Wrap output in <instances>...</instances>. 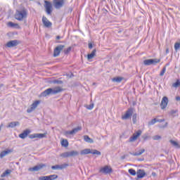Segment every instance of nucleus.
<instances>
[{
	"mask_svg": "<svg viewBox=\"0 0 180 180\" xmlns=\"http://www.w3.org/2000/svg\"><path fill=\"white\" fill-rule=\"evenodd\" d=\"M63 88L60 86L49 88L41 93V96L46 97L49 96V95H57V94H60V92H63Z\"/></svg>",
	"mask_w": 180,
	"mask_h": 180,
	"instance_id": "nucleus-1",
	"label": "nucleus"
},
{
	"mask_svg": "<svg viewBox=\"0 0 180 180\" xmlns=\"http://www.w3.org/2000/svg\"><path fill=\"white\" fill-rule=\"evenodd\" d=\"M26 16H27V10H26L25 8L20 11H17V13L15 15V18L17 20H23V19H25V18H26Z\"/></svg>",
	"mask_w": 180,
	"mask_h": 180,
	"instance_id": "nucleus-2",
	"label": "nucleus"
},
{
	"mask_svg": "<svg viewBox=\"0 0 180 180\" xmlns=\"http://www.w3.org/2000/svg\"><path fill=\"white\" fill-rule=\"evenodd\" d=\"M134 109L133 108H129L126 112L125 114L122 116V120H129L133 116V112Z\"/></svg>",
	"mask_w": 180,
	"mask_h": 180,
	"instance_id": "nucleus-3",
	"label": "nucleus"
},
{
	"mask_svg": "<svg viewBox=\"0 0 180 180\" xmlns=\"http://www.w3.org/2000/svg\"><path fill=\"white\" fill-rule=\"evenodd\" d=\"M44 8L47 15H51V12H53V5L50 1L47 0L44 1Z\"/></svg>",
	"mask_w": 180,
	"mask_h": 180,
	"instance_id": "nucleus-4",
	"label": "nucleus"
},
{
	"mask_svg": "<svg viewBox=\"0 0 180 180\" xmlns=\"http://www.w3.org/2000/svg\"><path fill=\"white\" fill-rule=\"evenodd\" d=\"M161 61L160 59L154 58V59H146L143 60L144 65H155V64H158Z\"/></svg>",
	"mask_w": 180,
	"mask_h": 180,
	"instance_id": "nucleus-5",
	"label": "nucleus"
},
{
	"mask_svg": "<svg viewBox=\"0 0 180 180\" xmlns=\"http://www.w3.org/2000/svg\"><path fill=\"white\" fill-rule=\"evenodd\" d=\"M65 4V0H53V6L56 9H61Z\"/></svg>",
	"mask_w": 180,
	"mask_h": 180,
	"instance_id": "nucleus-6",
	"label": "nucleus"
},
{
	"mask_svg": "<svg viewBox=\"0 0 180 180\" xmlns=\"http://www.w3.org/2000/svg\"><path fill=\"white\" fill-rule=\"evenodd\" d=\"M64 47H65L64 45H58L56 46L53 51V57H58L60 53L64 49Z\"/></svg>",
	"mask_w": 180,
	"mask_h": 180,
	"instance_id": "nucleus-7",
	"label": "nucleus"
},
{
	"mask_svg": "<svg viewBox=\"0 0 180 180\" xmlns=\"http://www.w3.org/2000/svg\"><path fill=\"white\" fill-rule=\"evenodd\" d=\"M142 133L141 130H138L137 132H135L133 136L129 138V142L132 143L133 141H136V140L141 136Z\"/></svg>",
	"mask_w": 180,
	"mask_h": 180,
	"instance_id": "nucleus-8",
	"label": "nucleus"
},
{
	"mask_svg": "<svg viewBox=\"0 0 180 180\" xmlns=\"http://www.w3.org/2000/svg\"><path fill=\"white\" fill-rule=\"evenodd\" d=\"M47 133L44 134H32L29 135V139H45Z\"/></svg>",
	"mask_w": 180,
	"mask_h": 180,
	"instance_id": "nucleus-9",
	"label": "nucleus"
},
{
	"mask_svg": "<svg viewBox=\"0 0 180 180\" xmlns=\"http://www.w3.org/2000/svg\"><path fill=\"white\" fill-rule=\"evenodd\" d=\"M44 167H46L45 164H39L34 167H30L28 171H30L31 172L40 171V169H42Z\"/></svg>",
	"mask_w": 180,
	"mask_h": 180,
	"instance_id": "nucleus-10",
	"label": "nucleus"
},
{
	"mask_svg": "<svg viewBox=\"0 0 180 180\" xmlns=\"http://www.w3.org/2000/svg\"><path fill=\"white\" fill-rule=\"evenodd\" d=\"M99 172L101 174H104L105 175H108V174H110L112 172V168L109 166H105L100 169Z\"/></svg>",
	"mask_w": 180,
	"mask_h": 180,
	"instance_id": "nucleus-11",
	"label": "nucleus"
},
{
	"mask_svg": "<svg viewBox=\"0 0 180 180\" xmlns=\"http://www.w3.org/2000/svg\"><path fill=\"white\" fill-rule=\"evenodd\" d=\"M58 178L57 174H51L49 176H43L39 177V180H56Z\"/></svg>",
	"mask_w": 180,
	"mask_h": 180,
	"instance_id": "nucleus-12",
	"label": "nucleus"
},
{
	"mask_svg": "<svg viewBox=\"0 0 180 180\" xmlns=\"http://www.w3.org/2000/svg\"><path fill=\"white\" fill-rule=\"evenodd\" d=\"M82 130V127H77L76 128H74L72 131H66L65 132V134L68 135H74V134H77V133H78V131Z\"/></svg>",
	"mask_w": 180,
	"mask_h": 180,
	"instance_id": "nucleus-13",
	"label": "nucleus"
},
{
	"mask_svg": "<svg viewBox=\"0 0 180 180\" xmlns=\"http://www.w3.org/2000/svg\"><path fill=\"white\" fill-rule=\"evenodd\" d=\"M39 104H40L39 101H37L34 102L31 105V107L27 110V113H32V112H33V110H34V109H36V108H37V106H39Z\"/></svg>",
	"mask_w": 180,
	"mask_h": 180,
	"instance_id": "nucleus-14",
	"label": "nucleus"
},
{
	"mask_svg": "<svg viewBox=\"0 0 180 180\" xmlns=\"http://www.w3.org/2000/svg\"><path fill=\"white\" fill-rule=\"evenodd\" d=\"M146 174L144 169H139L136 172V178L137 179H141L146 176Z\"/></svg>",
	"mask_w": 180,
	"mask_h": 180,
	"instance_id": "nucleus-15",
	"label": "nucleus"
},
{
	"mask_svg": "<svg viewBox=\"0 0 180 180\" xmlns=\"http://www.w3.org/2000/svg\"><path fill=\"white\" fill-rule=\"evenodd\" d=\"M167 105H168V97L164 96L162 98V101L160 103L161 109H165V108H167Z\"/></svg>",
	"mask_w": 180,
	"mask_h": 180,
	"instance_id": "nucleus-16",
	"label": "nucleus"
},
{
	"mask_svg": "<svg viewBox=\"0 0 180 180\" xmlns=\"http://www.w3.org/2000/svg\"><path fill=\"white\" fill-rule=\"evenodd\" d=\"M32 133V130L30 129H25L23 131L22 133L19 134V137L20 139H26V137H27V136H29V134H30Z\"/></svg>",
	"mask_w": 180,
	"mask_h": 180,
	"instance_id": "nucleus-17",
	"label": "nucleus"
},
{
	"mask_svg": "<svg viewBox=\"0 0 180 180\" xmlns=\"http://www.w3.org/2000/svg\"><path fill=\"white\" fill-rule=\"evenodd\" d=\"M42 23L45 27H51V26H53V23H51V22H50L47 18L44 16L42 17Z\"/></svg>",
	"mask_w": 180,
	"mask_h": 180,
	"instance_id": "nucleus-18",
	"label": "nucleus"
},
{
	"mask_svg": "<svg viewBox=\"0 0 180 180\" xmlns=\"http://www.w3.org/2000/svg\"><path fill=\"white\" fill-rule=\"evenodd\" d=\"M67 167H68V164L56 165L55 166H51V169H53V170L64 169V168H67Z\"/></svg>",
	"mask_w": 180,
	"mask_h": 180,
	"instance_id": "nucleus-19",
	"label": "nucleus"
},
{
	"mask_svg": "<svg viewBox=\"0 0 180 180\" xmlns=\"http://www.w3.org/2000/svg\"><path fill=\"white\" fill-rule=\"evenodd\" d=\"M19 44V41L18 40L10 41L6 44V47H16Z\"/></svg>",
	"mask_w": 180,
	"mask_h": 180,
	"instance_id": "nucleus-20",
	"label": "nucleus"
},
{
	"mask_svg": "<svg viewBox=\"0 0 180 180\" xmlns=\"http://www.w3.org/2000/svg\"><path fill=\"white\" fill-rule=\"evenodd\" d=\"M11 153H12V150L11 149L2 151L0 153V158H4V157H6V155H8V154H11Z\"/></svg>",
	"mask_w": 180,
	"mask_h": 180,
	"instance_id": "nucleus-21",
	"label": "nucleus"
},
{
	"mask_svg": "<svg viewBox=\"0 0 180 180\" xmlns=\"http://www.w3.org/2000/svg\"><path fill=\"white\" fill-rule=\"evenodd\" d=\"M20 123L18 121L16 122H11L8 124L7 127H10L11 129H13L14 127H16V126H20Z\"/></svg>",
	"mask_w": 180,
	"mask_h": 180,
	"instance_id": "nucleus-22",
	"label": "nucleus"
},
{
	"mask_svg": "<svg viewBox=\"0 0 180 180\" xmlns=\"http://www.w3.org/2000/svg\"><path fill=\"white\" fill-rule=\"evenodd\" d=\"M91 153H92V150L89 148H86L84 150H82L80 152L81 155H86L88 154H91Z\"/></svg>",
	"mask_w": 180,
	"mask_h": 180,
	"instance_id": "nucleus-23",
	"label": "nucleus"
},
{
	"mask_svg": "<svg viewBox=\"0 0 180 180\" xmlns=\"http://www.w3.org/2000/svg\"><path fill=\"white\" fill-rule=\"evenodd\" d=\"M95 54H96V49H94L91 53L87 55V60H92L95 57Z\"/></svg>",
	"mask_w": 180,
	"mask_h": 180,
	"instance_id": "nucleus-24",
	"label": "nucleus"
},
{
	"mask_svg": "<svg viewBox=\"0 0 180 180\" xmlns=\"http://www.w3.org/2000/svg\"><path fill=\"white\" fill-rule=\"evenodd\" d=\"M60 157H63V158H68L70 156V151L64 152L60 155Z\"/></svg>",
	"mask_w": 180,
	"mask_h": 180,
	"instance_id": "nucleus-25",
	"label": "nucleus"
},
{
	"mask_svg": "<svg viewBox=\"0 0 180 180\" xmlns=\"http://www.w3.org/2000/svg\"><path fill=\"white\" fill-rule=\"evenodd\" d=\"M84 140L86 143H94V139L89 138V136L88 135H86V136H84Z\"/></svg>",
	"mask_w": 180,
	"mask_h": 180,
	"instance_id": "nucleus-26",
	"label": "nucleus"
},
{
	"mask_svg": "<svg viewBox=\"0 0 180 180\" xmlns=\"http://www.w3.org/2000/svg\"><path fill=\"white\" fill-rule=\"evenodd\" d=\"M123 81V77H114L112 79V82H122Z\"/></svg>",
	"mask_w": 180,
	"mask_h": 180,
	"instance_id": "nucleus-27",
	"label": "nucleus"
},
{
	"mask_svg": "<svg viewBox=\"0 0 180 180\" xmlns=\"http://www.w3.org/2000/svg\"><path fill=\"white\" fill-rule=\"evenodd\" d=\"M70 157H77V155H79V152L77 150H72L70 151Z\"/></svg>",
	"mask_w": 180,
	"mask_h": 180,
	"instance_id": "nucleus-28",
	"label": "nucleus"
},
{
	"mask_svg": "<svg viewBox=\"0 0 180 180\" xmlns=\"http://www.w3.org/2000/svg\"><path fill=\"white\" fill-rule=\"evenodd\" d=\"M169 143H171L174 146V147H176V148H179V143H178V142L174 140H170Z\"/></svg>",
	"mask_w": 180,
	"mask_h": 180,
	"instance_id": "nucleus-29",
	"label": "nucleus"
},
{
	"mask_svg": "<svg viewBox=\"0 0 180 180\" xmlns=\"http://www.w3.org/2000/svg\"><path fill=\"white\" fill-rule=\"evenodd\" d=\"M11 172H12V171H11L10 169H6L1 175V178H4L5 176H6L7 175H9V174H11Z\"/></svg>",
	"mask_w": 180,
	"mask_h": 180,
	"instance_id": "nucleus-30",
	"label": "nucleus"
},
{
	"mask_svg": "<svg viewBox=\"0 0 180 180\" xmlns=\"http://www.w3.org/2000/svg\"><path fill=\"white\" fill-rule=\"evenodd\" d=\"M146 152L145 149H141L138 152H136L135 154H134V156H139V155H141V154H143V153Z\"/></svg>",
	"mask_w": 180,
	"mask_h": 180,
	"instance_id": "nucleus-31",
	"label": "nucleus"
},
{
	"mask_svg": "<svg viewBox=\"0 0 180 180\" xmlns=\"http://www.w3.org/2000/svg\"><path fill=\"white\" fill-rule=\"evenodd\" d=\"M91 154H93L94 155H101L102 153L98 150H93Z\"/></svg>",
	"mask_w": 180,
	"mask_h": 180,
	"instance_id": "nucleus-32",
	"label": "nucleus"
},
{
	"mask_svg": "<svg viewBox=\"0 0 180 180\" xmlns=\"http://www.w3.org/2000/svg\"><path fill=\"white\" fill-rule=\"evenodd\" d=\"M128 172L130 174V175H132V176H135V175L137 174L136 170L134 169H129Z\"/></svg>",
	"mask_w": 180,
	"mask_h": 180,
	"instance_id": "nucleus-33",
	"label": "nucleus"
},
{
	"mask_svg": "<svg viewBox=\"0 0 180 180\" xmlns=\"http://www.w3.org/2000/svg\"><path fill=\"white\" fill-rule=\"evenodd\" d=\"M132 122L134 124H136L137 123V114H134L132 116Z\"/></svg>",
	"mask_w": 180,
	"mask_h": 180,
	"instance_id": "nucleus-34",
	"label": "nucleus"
},
{
	"mask_svg": "<svg viewBox=\"0 0 180 180\" xmlns=\"http://www.w3.org/2000/svg\"><path fill=\"white\" fill-rule=\"evenodd\" d=\"M157 119L154 118L150 122H148V126H153V124H155V123H157Z\"/></svg>",
	"mask_w": 180,
	"mask_h": 180,
	"instance_id": "nucleus-35",
	"label": "nucleus"
},
{
	"mask_svg": "<svg viewBox=\"0 0 180 180\" xmlns=\"http://www.w3.org/2000/svg\"><path fill=\"white\" fill-rule=\"evenodd\" d=\"M61 145L63 146V147H68V141L63 140L61 141Z\"/></svg>",
	"mask_w": 180,
	"mask_h": 180,
	"instance_id": "nucleus-36",
	"label": "nucleus"
},
{
	"mask_svg": "<svg viewBox=\"0 0 180 180\" xmlns=\"http://www.w3.org/2000/svg\"><path fill=\"white\" fill-rule=\"evenodd\" d=\"M172 86H174V88H178V86H180L179 79H177L176 82L172 84Z\"/></svg>",
	"mask_w": 180,
	"mask_h": 180,
	"instance_id": "nucleus-37",
	"label": "nucleus"
},
{
	"mask_svg": "<svg viewBox=\"0 0 180 180\" xmlns=\"http://www.w3.org/2000/svg\"><path fill=\"white\" fill-rule=\"evenodd\" d=\"M166 71H167V67L165 66V67L162 68V71L160 72V77L164 76V75L165 74V72H166Z\"/></svg>",
	"mask_w": 180,
	"mask_h": 180,
	"instance_id": "nucleus-38",
	"label": "nucleus"
},
{
	"mask_svg": "<svg viewBox=\"0 0 180 180\" xmlns=\"http://www.w3.org/2000/svg\"><path fill=\"white\" fill-rule=\"evenodd\" d=\"M86 109H88L89 110H92V109H94V104H90L89 105H87Z\"/></svg>",
	"mask_w": 180,
	"mask_h": 180,
	"instance_id": "nucleus-39",
	"label": "nucleus"
},
{
	"mask_svg": "<svg viewBox=\"0 0 180 180\" xmlns=\"http://www.w3.org/2000/svg\"><path fill=\"white\" fill-rule=\"evenodd\" d=\"M178 110H172L170 111V115H172V116H174V115H175V113H177Z\"/></svg>",
	"mask_w": 180,
	"mask_h": 180,
	"instance_id": "nucleus-40",
	"label": "nucleus"
},
{
	"mask_svg": "<svg viewBox=\"0 0 180 180\" xmlns=\"http://www.w3.org/2000/svg\"><path fill=\"white\" fill-rule=\"evenodd\" d=\"M70 51H71V47H69L64 51L65 54H68V53H70Z\"/></svg>",
	"mask_w": 180,
	"mask_h": 180,
	"instance_id": "nucleus-41",
	"label": "nucleus"
},
{
	"mask_svg": "<svg viewBox=\"0 0 180 180\" xmlns=\"http://www.w3.org/2000/svg\"><path fill=\"white\" fill-rule=\"evenodd\" d=\"M153 140H160L161 139V137L158 135H155L153 137Z\"/></svg>",
	"mask_w": 180,
	"mask_h": 180,
	"instance_id": "nucleus-42",
	"label": "nucleus"
},
{
	"mask_svg": "<svg viewBox=\"0 0 180 180\" xmlns=\"http://www.w3.org/2000/svg\"><path fill=\"white\" fill-rule=\"evenodd\" d=\"M8 26H9L10 27H15V23L12 22H9L8 23Z\"/></svg>",
	"mask_w": 180,
	"mask_h": 180,
	"instance_id": "nucleus-43",
	"label": "nucleus"
},
{
	"mask_svg": "<svg viewBox=\"0 0 180 180\" xmlns=\"http://www.w3.org/2000/svg\"><path fill=\"white\" fill-rule=\"evenodd\" d=\"M54 84H63V81H61V80H55Z\"/></svg>",
	"mask_w": 180,
	"mask_h": 180,
	"instance_id": "nucleus-44",
	"label": "nucleus"
},
{
	"mask_svg": "<svg viewBox=\"0 0 180 180\" xmlns=\"http://www.w3.org/2000/svg\"><path fill=\"white\" fill-rule=\"evenodd\" d=\"M142 139L146 141L148 139V136H147V134H144L143 135Z\"/></svg>",
	"mask_w": 180,
	"mask_h": 180,
	"instance_id": "nucleus-45",
	"label": "nucleus"
},
{
	"mask_svg": "<svg viewBox=\"0 0 180 180\" xmlns=\"http://www.w3.org/2000/svg\"><path fill=\"white\" fill-rule=\"evenodd\" d=\"M157 122L159 123H162V122H165V119L157 120Z\"/></svg>",
	"mask_w": 180,
	"mask_h": 180,
	"instance_id": "nucleus-46",
	"label": "nucleus"
},
{
	"mask_svg": "<svg viewBox=\"0 0 180 180\" xmlns=\"http://www.w3.org/2000/svg\"><path fill=\"white\" fill-rule=\"evenodd\" d=\"M92 47H94V46L92 45V44H89V49H92Z\"/></svg>",
	"mask_w": 180,
	"mask_h": 180,
	"instance_id": "nucleus-47",
	"label": "nucleus"
},
{
	"mask_svg": "<svg viewBox=\"0 0 180 180\" xmlns=\"http://www.w3.org/2000/svg\"><path fill=\"white\" fill-rule=\"evenodd\" d=\"M176 101H177V102H179V101H180V97H179V96H176Z\"/></svg>",
	"mask_w": 180,
	"mask_h": 180,
	"instance_id": "nucleus-48",
	"label": "nucleus"
},
{
	"mask_svg": "<svg viewBox=\"0 0 180 180\" xmlns=\"http://www.w3.org/2000/svg\"><path fill=\"white\" fill-rule=\"evenodd\" d=\"M56 39H57V40H60V39H61V37L57 36V37H56Z\"/></svg>",
	"mask_w": 180,
	"mask_h": 180,
	"instance_id": "nucleus-49",
	"label": "nucleus"
},
{
	"mask_svg": "<svg viewBox=\"0 0 180 180\" xmlns=\"http://www.w3.org/2000/svg\"><path fill=\"white\" fill-rule=\"evenodd\" d=\"M122 160H124L126 158V156L125 155H123L121 157Z\"/></svg>",
	"mask_w": 180,
	"mask_h": 180,
	"instance_id": "nucleus-50",
	"label": "nucleus"
},
{
	"mask_svg": "<svg viewBox=\"0 0 180 180\" xmlns=\"http://www.w3.org/2000/svg\"><path fill=\"white\" fill-rule=\"evenodd\" d=\"M166 53H167V54H168V53H169V49H166Z\"/></svg>",
	"mask_w": 180,
	"mask_h": 180,
	"instance_id": "nucleus-51",
	"label": "nucleus"
},
{
	"mask_svg": "<svg viewBox=\"0 0 180 180\" xmlns=\"http://www.w3.org/2000/svg\"><path fill=\"white\" fill-rule=\"evenodd\" d=\"M129 154H130L131 155H134V154H136V153H131V152H130Z\"/></svg>",
	"mask_w": 180,
	"mask_h": 180,
	"instance_id": "nucleus-52",
	"label": "nucleus"
},
{
	"mask_svg": "<svg viewBox=\"0 0 180 180\" xmlns=\"http://www.w3.org/2000/svg\"><path fill=\"white\" fill-rule=\"evenodd\" d=\"M169 65V63H167L165 67H168Z\"/></svg>",
	"mask_w": 180,
	"mask_h": 180,
	"instance_id": "nucleus-53",
	"label": "nucleus"
},
{
	"mask_svg": "<svg viewBox=\"0 0 180 180\" xmlns=\"http://www.w3.org/2000/svg\"><path fill=\"white\" fill-rule=\"evenodd\" d=\"M155 173H153V175H155Z\"/></svg>",
	"mask_w": 180,
	"mask_h": 180,
	"instance_id": "nucleus-54",
	"label": "nucleus"
},
{
	"mask_svg": "<svg viewBox=\"0 0 180 180\" xmlns=\"http://www.w3.org/2000/svg\"><path fill=\"white\" fill-rule=\"evenodd\" d=\"M155 173H153V175H155Z\"/></svg>",
	"mask_w": 180,
	"mask_h": 180,
	"instance_id": "nucleus-55",
	"label": "nucleus"
},
{
	"mask_svg": "<svg viewBox=\"0 0 180 180\" xmlns=\"http://www.w3.org/2000/svg\"><path fill=\"white\" fill-rule=\"evenodd\" d=\"M0 180H5V179H0Z\"/></svg>",
	"mask_w": 180,
	"mask_h": 180,
	"instance_id": "nucleus-56",
	"label": "nucleus"
},
{
	"mask_svg": "<svg viewBox=\"0 0 180 180\" xmlns=\"http://www.w3.org/2000/svg\"><path fill=\"white\" fill-rule=\"evenodd\" d=\"M1 127H0V131H1Z\"/></svg>",
	"mask_w": 180,
	"mask_h": 180,
	"instance_id": "nucleus-57",
	"label": "nucleus"
}]
</instances>
